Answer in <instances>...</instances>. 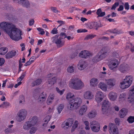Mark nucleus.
Wrapping results in <instances>:
<instances>
[{
    "label": "nucleus",
    "instance_id": "nucleus-1",
    "mask_svg": "<svg viewBox=\"0 0 134 134\" xmlns=\"http://www.w3.org/2000/svg\"><path fill=\"white\" fill-rule=\"evenodd\" d=\"M0 27L8 34L13 40H17L18 36L21 35V31L16 28L15 25L12 23L2 22L0 24Z\"/></svg>",
    "mask_w": 134,
    "mask_h": 134
},
{
    "label": "nucleus",
    "instance_id": "nucleus-2",
    "mask_svg": "<svg viewBox=\"0 0 134 134\" xmlns=\"http://www.w3.org/2000/svg\"><path fill=\"white\" fill-rule=\"evenodd\" d=\"M69 86L75 90H79L83 87L84 84L80 79L76 78L71 80L69 83Z\"/></svg>",
    "mask_w": 134,
    "mask_h": 134
},
{
    "label": "nucleus",
    "instance_id": "nucleus-3",
    "mask_svg": "<svg viewBox=\"0 0 134 134\" xmlns=\"http://www.w3.org/2000/svg\"><path fill=\"white\" fill-rule=\"evenodd\" d=\"M132 77L131 75L127 76L120 83V87L122 89L128 88L132 83Z\"/></svg>",
    "mask_w": 134,
    "mask_h": 134
},
{
    "label": "nucleus",
    "instance_id": "nucleus-4",
    "mask_svg": "<svg viewBox=\"0 0 134 134\" xmlns=\"http://www.w3.org/2000/svg\"><path fill=\"white\" fill-rule=\"evenodd\" d=\"M90 125L92 132L95 133H98L99 132L100 129V125L98 121L93 120L90 122Z\"/></svg>",
    "mask_w": 134,
    "mask_h": 134
},
{
    "label": "nucleus",
    "instance_id": "nucleus-5",
    "mask_svg": "<svg viewBox=\"0 0 134 134\" xmlns=\"http://www.w3.org/2000/svg\"><path fill=\"white\" fill-rule=\"evenodd\" d=\"M27 111L25 109H22L18 113L16 116L17 121L21 122L25 119L27 115Z\"/></svg>",
    "mask_w": 134,
    "mask_h": 134
},
{
    "label": "nucleus",
    "instance_id": "nucleus-6",
    "mask_svg": "<svg viewBox=\"0 0 134 134\" xmlns=\"http://www.w3.org/2000/svg\"><path fill=\"white\" fill-rule=\"evenodd\" d=\"M102 111L103 114H105L107 110L109 108L110 103L108 99H105L102 102Z\"/></svg>",
    "mask_w": 134,
    "mask_h": 134
},
{
    "label": "nucleus",
    "instance_id": "nucleus-7",
    "mask_svg": "<svg viewBox=\"0 0 134 134\" xmlns=\"http://www.w3.org/2000/svg\"><path fill=\"white\" fill-rule=\"evenodd\" d=\"M108 126L109 131L110 134H119L118 129L114 124L110 123Z\"/></svg>",
    "mask_w": 134,
    "mask_h": 134
},
{
    "label": "nucleus",
    "instance_id": "nucleus-8",
    "mask_svg": "<svg viewBox=\"0 0 134 134\" xmlns=\"http://www.w3.org/2000/svg\"><path fill=\"white\" fill-rule=\"evenodd\" d=\"M52 41L57 44V47H60L64 45V43L62 42L61 39L58 38V36H55L52 38Z\"/></svg>",
    "mask_w": 134,
    "mask_h": 134
},
{
    "label": "nucleus",
    "instance_id": "nucleus-9",
    "mask_svg": "<svg viewBox=\"0 0 134 134\" xmlns=\"http://www.w3.org/2000/svg\"><path fill=\"white\" fill-rule=\"evenodd\" d=\"M110 51V49L109 47L104 46L103 47L99 52L104 58L107 56Z\"/></svg>",
    "mask_w": 134,
    "mask_h": 134
},
{
    "label": "nucleus",
    "instance_id": "nucleus-10",
    "mask_svg": "<svg viewBox=\"0 0 134 134\" xmlns=\"http://www.w3.org/2000/svg\"><path fill=\"white\" fill-rule=\"evenodd\" d=\"M93 54L87 51H82L79 54V56L82 58H87L92 56Z\"/></svg>",
    "mask_w": 134,
    "mask_h": 134
},
{
    "label": "nucleus",
    "instance_id": "nucleus-11",
    "mask_svg": "<svg viewBox=\"0 0 134 134\" xmlns=\"http://www.w3.org/2000/svg\"><path fill=\"white\" fill-rule=\"evenodd\" d=\"M13 1L19 4L26 8L30 7V4L27 0H13Z\"/></svg>",
    "mask_w": 134,
    "mask_h": 134
},
{
    "label": "nucleus",
    "instance_id": "nucleus-12",
    "mask_svg": "<svg viewBox=\"0 0 134 134\" xmlns=\"http://www.w3.org/2000/svg\"><path fill=\"white\" fill-rule=\"evenodd\" d=\"M104 95L101 91L97 92L95 96V100L98 103L101 102L104 98Z\"/></svg>",
    "mask_w": 134,
    "mask_h": 134
},
{
    "label": "nucleus",
    "instance_id": "nucleus-13",
    "mask_svg": "<svg viewBox=\"0 0 134 134\" xmlns=\"http://www.w3.org/2000/svg\"><path fill=\"white\" fill-rule=\"evenodd\" d=\"M134 101V88L129 90L128 97V101L132 103Z\"/></svg>",
    "mask_w": 134,
    "mask_h": 134
},
{
    "label": "nucleus",
    "instance_id": "nucleus-14",
    "mask_svg": "<svg viewBox=\"0 0 134 134\" xmlns=\"http://www.w3.org/2000/svg\"><path fill=\"white\" fill-rule=\"evenodd\" d=\"M87 26L90 29H95L97 30L99 27V25L98 23L95 22H90L87 23Z\"/></svg>",
    "mask_w": 134,
    "mask_h": 134
},
{
    "label": "nucleus",
    "instance_id": "nucleus-15",
    "mask_svg": "<svg viewBox=\"0 0 134 134\" xmlns=\"http://www.w3.org/2000/svg\"><path fill=\"white\" fill-rule=\"evenodd\" d=\"M106 83L108 86V88H112L116 84V81L114 78L108 79L105 80Z\"/></svg>",
    "mask_w": 134,
    "mask_h": 134
},
{
    "label": "nucleus",
    "instance_id": "nucleus-16",
    "mask_svg": "<svg viewBox=\"0 0 134 134\" xmlns=\"http://www.w3.org/2000/svg\"><path fill=\"white\" fill-rule=\"evenodd\" d=\"M117 97V93L113 91L110 92L108 95L109 99L111 101H114L116 100Z\"/></svg>",
    "mask_w": 134,
    "mask_h": 134
},
{
    "label": "nucleus",
    "instance_id": "nucleus-17",
    "mask_svg": "<svg viewBox=\"0 0 134 134\" xmlns=\"http://www.w3.org/2000/svg\"><path fill=\"white\" fill-rule=\"evenodd\" d=\"M72 102H73L76 107V109H77L81 104L82 100L81 98L77 97L73 99Z\"/></svg>",
    "mask_w": 134,
    "mask_h": 134
},
{
    "label": "nucleus",
    "instance_id": "nucleus-18",
    "mask_svg": "<svg viewBox=\"0 0 134 134\" xmlns=\"http://www.w3.org/2000/svg\"><path fill=\"white\" fill-rule=\"evenodd\" d=\"M119 64V62L117 60L114 59L111 60L110 63L109 65L110 69L113 70Z\"/></svg>",
    "mask_w": 134,
    "mask_h": 134
},
{
    "label": "nucleus",
    "instance_id": "nucleus-19",
    "mask_svg": "<svg viewBox=\"0 0 134 134\" xmlns=\"http://www.w3.org/2000/svg\"><path fill=\"white\" fill-rule=\"evenodd\" d=\"M130 69L127 64H122L121 65L119 68V70L122 73H125L127 72Z\"/></svg>",
    "mask_w": 134,
    "mask_h": 134
},
{
    "label": "nucleus",
    "instance_id": "nucleus-20",
    "mask_svg": "<svg viewBox=\"0 0 134 134\" xmlns=\"http://www.w3.org/2000/svg\"><path fill=\"white\" fill-rule=\"evenodd\" d=\"M46 98L47 95L46 93L43 92L39 96L37 99L38 102L42 103L46 100Z\"/></svg>",
    "mask_w": 134,
    "mask_h": 134
},
{
    "label": "nucleus",
    "instance_id": "nucleus-21",
    "mask_svg": "<svg viewBox=\"0 0 134 134\" xmlns=\"http://www.w3.org/2000/svg\"><path fill=\"white\" fill-rule=\"evenodd\" d=\"M83 97L86 99L91 100L93 98L94 95L92 92L88 91L84 93Z\"/></svg>",
    "mask_w": 134,
    "mask_h": 134
},
{
    "label": "nucleus",
    "instance_id": "nucleus-22",
    "mask_svg": "<svg viewBox=\"0 0 134 134\" xmlns=\"http://www.w3.org/2000/svg\"><path fill=\"white\" fill-rule=\"evenodd\" d=\"M51 118L50 115H48L46 116L43 120V123L42 125V128L44 129L48 128L49 126L47 125V123L50 120Z\"/></svg>",
    "mask_w": 134,
    "mask_h": 134
},
{
    "label": "nucleus",
    "instance_id": "nucleus-23",
    "mask_svg": "<svg viewBox=\"0 0 134 134\" xmlns=\"http://www.w3.org/2000/svg\"><path fill=\"white\" fill-rule=\"evenodd\" d=\"M87 66L86 63L83 60H80L78 64V69L80 70H82L86 68Z\"/></svg>",
    "mask_w": 134,
    "mask_h": 134
},
{
    "label": "nucleus",
    "instance_id": "nucleus-24",
    "mask_svg": "<svg viewBox=\"0 0 134 134\" xmlns=\"http://www.w3.org/2000/svg\"><path fill=\"white\" fill-rule=\"evenodd\" d=\"M104 58L101 55L99 52L92 59V61L94 62H97L102 60Z\"/></svg>",
    "mask_w": 134,
    "mask_h": 134
},
{
    "label": "nucleus",
    "instance_id": "nucleus-25",
    "mask_svg": "<svg viewBox=\"0 0 134 134\" xmlns=\"http://www.w3.org/2000/svg\"><path fill=\"white\" fill-rule=\"evenodd\" d=\"M28 121L31 123L32 126L35 125L38 121V118L36 116L30 117L28 120Z\"/></svg>",
    "mask_w": 134,
    "mask_h": 134
},
{
    "label": "nucleus",
    "instance_id": "nucleus-26",
    "mask_svg": "<svg viewBox=\"0 0 134 134\" xmlns=\"http://www.w3.org/2000/svg\"><path fill=\"white\" fill-rule=\"evenodd\" d=\"M128 110L125 108H122L119 112V115L121 118L124 117L127 114Z\"/></svg>",
    "mask_w": 134,
    "mask_h": 134
},
{
    "label": "nucleus",
    "instance_id": "nucleus-27",
    "mask_svg": "<svg viewBox=\"0 0 134 134\" xmlns=\"http://www.w3.org/2000/svg\"><path fill=\"white\" fill-rule=\"evenodd\" d=\"M67 108L68 110L70 111H72L74 109H76V107L75 106L73 102H70L69 103L67 104Z\"/></svg>",
    "mask_w": 134,
    "mask_h": 134
},
{
    "label": "nucleus",
    "instance_id": "nucleus-28",
    "mask_svg": "<svg viewBox=\"0 0 134 134\" xmlns=\"http://www.w3.org/2000/svg\"><path fill=\"white\" fill-rule=\"evenodd\" d=\"M87 109V107L85 105L82 106L80 109L79 114L80 115H82L86 111Z\"/></svg>",
    "mask_w": 134,
    "mask_h": 134
},
{
    "label": "nucleus",
    "instance_id": "nucleus-29",
    "mask_svg": "<svg viewBox=\"0 0 134 134\" xmlns=\"http://www.w3.org/2000/svg\"><path fill=\"white\" fill-rule=\"evenodd\" d=\"M97 115L96 111L95 110H93L89 112L87 114L88 118L90 119H92L95 117Z\"/></svg>",
    "mask_w": 134,
    "mask_h": 134
},
{
    "label": "nucleus",
    "instance_id": "nucleus-30",
    "mask_svg": "<svg viewBox=\"0 0 134 134\" xmlns=\"http://www.w3.org/2000/svg\"><path fill=\"white\" fill-rule=\"evenodd\" d=\"M16 51L13 50L8 52L6 55L5 57L7 59H9L15 56L16 53Z\"/></svg>",
    "mask_w": 134,
    "mask_h": 134
},
{
    "label": "nucleus",
    "instance_id": "nucleus-31",
    "mask_svg": "<svg viewBox=\"0 0 134 134\" xmlns=\"http://www.w3.org/2000/svg\"><path fill=\"white\" fill-rule=\"evenodd\" d=\"M41 79H38L34 81L31 83V86L34 87L35 86H38L40 85L42 82Z\"/></svg>",
    "mask_w": 134,
    "mask_h": 134
},
{
    "label": "nucleus",
    "instance_id": "nucleus-32",
    "mask_svg": "<svg viewBox=\"0 0 134 134\" xmlns=\"http://www.w3.org/2000/svg\"><path fill=\"white\" fill-rule=\"evenodd\" d=\"M75 96L73 93L70 92L66 94V99L70 102H72L75 98Z\"/></svg>",
    "mask_w": 134,
    "mask_h": 134
},
{
    "label": "nucleus",
    "instance_id": "nucleus-33",
    "mask_svg": "<svg viewBox=\"0 0 134 134\" xmlns=\"http://www.w3.org/2000/svg\"><path fill=\"white\" fill-rule=\"evenodd\" d=\"M98 83V79L95 78L92 79L90 81V85L92 86H96Z\"/></svg>",
    "mask_w": 134,
    "mask_h": 134
},
{
    "label": "nucleus",
    "instance_id": "nucleus-34",
    "mask_svg": "<svg viewBox=\"0 0 134 134\" xmlns=\"http://www.w3.org/2000/svg\"><path fill=\"white\" fill-rule=\"evenodd\" d=\"M56 82V79L55 77L50 78L48 80V86L51 87Z\"/></svg>",
    "mask_w": 134,
    "mask_h": 134
},
{
    "label": "nucleus",
    "instance_id": "nucleus-35",
    "mask_svg": "<svg viewBox=\"0 0 134 134\" xmlns=\"http://www.w3.org/2000/svg\"><path fill=\"white\" fill-rule=\"evenodd\" d=\"M32 126V125L30 123L29 121L25 122L24 124L23 128L24 129L28 130H29L30 127Z\"/></svg>",
    "mask_w": 134,
    "mask_h": 134
},
{
    "label": "nucleus",
    "instance_id": "nucleus-36",
    "mask_svg": "<svg viewBox=\"0 0 134 134\" xmlns=\"http://www.w3.org/2000/svg\"><path fill=\"white\" fill-rule=\"evenodd\" d=\"M98 87L102 90L104 91H107V85L106 84L103 83H100L98 85Z\"/></svg>",
    "mask_w": 134,
    "mask_h": 134
},
{
    "label": "nucleus",
    "instance_id": "nucleus-37",
    "mask_svg": "<svg viewBox=\"0 0 134 134\" xmlns=\"http://www.w3.org/2000/svg\"><path fill=\"white\" fill-rule=\"evenodd\" d=\"M8 51V49L5 47H3L0 48V54H5Z\"/></svg>",
    "mask_w": 134,
    "mask_h": 134
},
{
    "label": "nucleus",
    "instance_id": "nucleus-38",
    "mask_svg": "<svg viewBox=\"0 0 134 134\" xmlns=\"http://www.w3.org/2000/svg\"><path fill=\"white\" fill-rule=\"evenodd\" d=\"M10 105V103L7 102H4L2 104L0 105V107L3 108H7Z\"/></svg>",
    "mask_w": 134,
    "mask_h": 134
},
{
    "label": "nucleus",
    "instance_id": "nucleus-39",
    "mask_svg": "<svg viewBox=\"0 0 134 134\" xmlns=\"http://www.w3.org/2000/svg\"><path fill=\"white\" fill-rule=\"evenodd\" d=\"M126 94L125 93H122L119 96V101H120L122 100H124L126 98Z\"/></svg>",
    "mask_w": 134,
    "mask_h": 134
},
{
    "label": "nucleus",
    "instance_id": "nucleus-40",
    "mask_svg": "<svg viewBox=\"0 0 134 134\" xmlns=\"http://www.w3.org/2000/svg\"><path fill=\"white\" fill-rule=\"evenodd\" d=\"M74 119L71 118L67 120L66 122L67 123L69 127H70L72 126V124L74 122Z\"/></svg>",
    "mask_w": 134,
    "mask_h": 134
},
{
    "label": "nucleus",
    "instance_id": "nucleus-41",
    "mask_svg": "<svg viewBox=\"0 0 134 134\" xmlns=\"http://www.w3.org/2000/svg\"><path fill=\"white\" fill-rule=\"evenodd\" d=\"M64 107L63 104H61L59 105L57 108V110L59 114H60Z\"/></svg>",
    "mask_w": 134,
    "mask_h": 134
},
{
    "label": "nucleus",
    "instance_id": "nucleus-42",
    "mask_svg": "<svg viewBox=\"0 0 134 134\" xmlns=\"http://www.w3.org/2000/svg\"><path fill=\"white\" fill-rule=\"evenodd\" d=\"M67 70L69 73H72L74 72V68L72 66H69L67 68Z\"/></svg>",
    "mask_w": 134,
    "mask_h": 134
},
{
    "label": "nucleus",
    "instance_id": "nucleus-43",
    "mask_svg": "<svg viewBox=\"0 0 134 134\" xmlns=\"http://www.w3.org/2000/svg\"><path fill=\"white\" fill-rule=\"evenodd\" d=\"M37 128L36 127H33L30 128L29 132L30 134L35 133L37 130Z\"/></svg>",
    "mask_w": 134,
    "mask_h": 134
},
{
    "label": "nucleus",
    "instance_id": "nucleus-44",
    "mask_svg": "<svg viewBox=\"0 0 134 134\" xmlns=\"http://www.w3.org/2000/svg\"><path fill=\"white\" fill-rule=\"evenodd\" d=\"M129 123H132L134 121V117L130 116L127 120Z\"/></svg>",
    "mask_w": 134,
    "mask_h": 134
},
{
    "label": "nucleus",
    "instance_id": "nucleus-45",
    "mask_svg": "<svg viewBox=\"0 0 134 134\" xmlns=\"http://www.w3.org/2000/svg\"><path fill=\"white\" fill-rule=\"evenodd\" d=\"M94 36H95V35H93L92 34H89L86 36L85 38V39L86 40H88L89 39H92L93 38Z\"/></svg>",
    "mask_w": 134,
    "mask_h": 134
},
{
    "label": "nucleus",
    "instance_id": "nucleus-46",
    "mask_svg": "<svg viewBox=\"0 0 134 134\" xmlns=\"http://www.w3.org/2000/svg\"><path fill=\"white\" fill-rule=\"evenodd\" d=\"M111 32L114 34H119L122 33V31L120 30H117L114 29L111 31Z\"/></svg>",
    "mask_w": 134,
    "mask_h": 134
},
{
    "label": "nucleus",
    "instance_id": "nucleus-47",
    "mask_svg": "<svg viewBox=\"0 0 134 134\" xmlns=\"http://www.w3.org/2000/svg\"><path fill=\"white\" fill-rule=\"evenodd\" d=\"M13 131L12 129H10L9 128H7L4 130V132L6 134H9L12 133Z\"/></svg>",
    "mask_w": 134,
    "mask_h": 134
},
{
    "label": "nucleus",
    "instance_id": "nucleus-48",
    "mask_svg": "<svg viewBox=\"0 0 134 134\" xmlns=\"http://www.w3.org/2000/svg\"><path fill=\"white\" fill-rule=\"evenodd\" d=\"M62 127V128H64L65 129H67L69 128V126H68V125L67 124V123L66 121L64 122L61 125Z\"/></svg>",
    "mask_w": 134,
    "mask_h": 134
},
{
    "label": "nucleus",
    "instance_id": "nucleus-49",
    "mask_svg": "<svg viewBox=\"0 0 134 134\" xmlns=\"http://www.w3.org/2000/svg\"><path fill=\"white\" fill-rule=\"evenodd\" d=\"M56 90L57 93H59L60 95H62L63 94L64 92V89L62 90H60L57 87L56 88Z\"/></svg>",
    "mask_w": 134,
    "mask_h": 134
},
{
    "label": "nucleus",
    "instance_id": "nucleus-50",
    "mask_svg": "<svg viewBox=\"0 0 134 134\" xmlns=\"http://www.w3.org/2000/svg\"><path fill=\"white\" fill-rule=\"evenodd\" d=\"M119 3L118 2H115V3L113 5L112 7L111 8L112 10H115L116 8L119 5Z\"/></svg>",
    "mask_w": 134,
    "mask_h": 134
},
{
    "label": "nucleus",
    "instance_id": "nucleus-51",
    "mask_svg": "<svg viewBox=\"0 0 134 134\" xmlns=\"http://www.w3.org/2000/svg\"><path fill=\"white\" fill-rule=\"evenodd\" d=\"M78 121L76 120L74 122L73 124V128H76L77 127L78 125L79 124Z\"/></svg>",
    "mask_w": 134,
    "mask_h": 134
},
{
    "label": "nucleus",
    "instance_id": "nucleus-52",
    "mask_svg": "<svg viewBox=\"0 0 134 134\" xmlns=\"http://www.w3.org/2000/svg\"><path fill=\"white\" fill-rule=\"evenodd\" d=\"M78 53L77 52L73 53L71 54L70 55V57L71 58H75L77 55Z\"/></svg>",
    "mask_w": 134,
    "mask_h": 134
},
{
    "label": "nucleus",
    "instance_id": "nucleus-53",
    "mask_svg": "<svg viewBox=\"0 0 134 134\" xmlns=\"http://www.w3.org/2000/svg\"><path fill=\"white\" fill-rule=\"evenodd\" d=\"M51 9L52 11L55 13H58L59 12V11L57 10L56 8L55 7H51Z\"/></svg>",
    "mask_w": 134,
    "mask_h": 134
},
{
    "label": "nucleus",
    "instance_id": "nucleus-54",
    "mask_svg": "<svg viewBox=\"0 0 134 134\" xmlns=\"http://www.w3.org/2000/svg\"><path fill=\"white\" fill-rule=\"evenodd\" d=\"M37 30L40 32V34L41 35H43L44 34L45 32L43 29L40 28H37Z\"/></svg>",
    "mask_w": 134,
    "mask_h": 134
},
{
    "label": "nucleus",
    "instance_id": "nucleus-55",
    "mask_svg": "<svg viewBox=\"0 0 134 134\" xmlns=\"http://www.w3.org/2000/svg\"><path fill=\"white\" fill-rule=\"evenodd\" d=\"M54 94L53 93H51L50 94L49 96L48 97L49 99L52 100L54 99Z\"/></svg>",
    "mask_w": 134,
    "mask_h": 134
},
{
    "label": "nucleus",
    "instance_id": "nucleus-56",
    "mask_svg": "<svg viewBox=\"0 0 134 134\" xmlns=\"http://www.w3.org/2000/svg\"><path fill=\"white\" fill-rule=\"evenodd\" d=\"M52 34H54L58 33V30L57 29L54 28L52 31Z\"/></svg>",
    "mask_w": 134,
    "mask_h": 134
},
{
    "label": "nucleus",
    "instance_id": "nucleus-57",
    "mask_svg": "<svg viewBox=\"0 0 134 134\" xmlns=\"http://www.w3.org/2000/svg\"><path fill=\"white\" fill-rule=\"evenodd\" d=\"M5 62L4 59L3 58H0V66H2Z\"/></svg>",
    "mask_w": 134,
    "mask_h": 134
},
{
    "label": "nucleus",
    "instance_id": "nucleus-58",
    "mask_svg": "<svg viewBox=\"0 0 134 134\" xmlns=\"http://www.w3.org/2000/svg\"><path fill=\"white\" fill-rule=\"evenodd\" d=\"M125 8V9L127 10H129V7L128 3H126L124 5Z\"/></svg>",
    "mask_w": 134,
    "mask_h": 134
},
{
    "label": "nucleus",
    "instance_id": "nucleus-59",
    "mask_svg": "<svg viewBox=\"0 0 134 134\" xmlns=\"http://www.w3.org/2000/svg\"><path fill=\"white\" fill-rule=\"evenodd\" d=\"M115 122L117 125H119L120 124V121L119 119L117 118H116L115 119Z\"/></svg>",
    "mask_w": 134,
    "mask_h": 134
},
{
    "label": "nucleus",
    "instance_id": "nucleus-60",
    "mask_svg": "<svg viewBox=\"0 0 134 134\" xmlns=\"http://www.w3.org/2000/svg\"><path fill=\"white\" fill-rule=\"evenodd\" d=\"M60 36L62 37V38H65L67 37L66 35L64 33H61Z\"/></svg>",
    "mask_w": 134,
    "mask_h": 134
},
{
    "label": "nucleus",
    "instance_id": "nucleus-61",
    "mask_svg": "<svg viewBox=\"0 0 134 134\" xmlns=\"http://www.w3.org/2000/svg\"><path fill=\"white\" fill-rule=\"evenodd\" d=\"M108 126L107 125H105L103 127V130L105 132H106L107 130Z\"/></svg>",
    "mask_w": 134,
    "mask_h": 134
},
{
    "label": "nucleus",
    "instance_id": "nucleus-62",
    "mask_svg": "<svg viewBox=\"0 0 134 134\" xmlns=\"http://www.w3.org/2000/svg\"><path fill=\"white\" fill-rule=\"evenodd\" d=\"M124 7L122 5H120V6L119 7L118 9V11H121L123 9Z\"/></svg>",
    "mask_w": 134,
    "mask_h": 134
},
{
    "label": "nucleus",
    "instance_id": "nucleus-63",
    "mask_svg": "<svg viewBox=\"0 0 134 134\" xmlns=\"http://www.w3.org/2000/svg\"><path fill=\"white\" fill-rule=\"evenodd\" d=\"M34 22V21L33 19H32L29 22V25L30 26L32 25Z\"/></svg>",
    "mask_w": 134,
    "mask_h": 134
},
{
    "label": "nucleus",
    "instance_id": "nucleus-64",
    "mask_svg": "<svg viewBox=\"0 0 134 134\" xmlns=\"http://www.w3.org/2000/svg\"><path fill=\"white\" fill-rule=\"evenodd\" d=\"M101 12L102 10L101 9L99 8L97 10L96 12L98 16Z\"/></svg>",
    "mask_w": 134,
    "mask_h": 134
}]
</instances>
